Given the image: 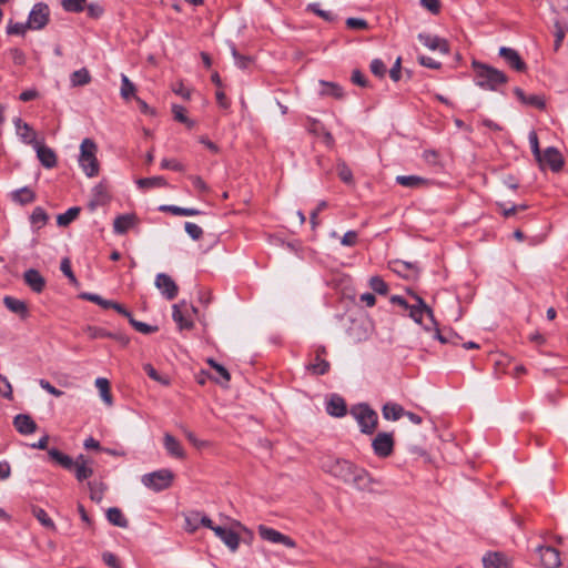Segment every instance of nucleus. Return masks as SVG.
<instances>
[{
    "label": "nucleus",
    "mask_w": 568,
    "mask_h": 568,
    "mask_svg": "<svg viewBox=\"0 0 568 568\" xmlns=\"http://www.w3.org/2000/svg\"><path fill=\"white\" fill-rule=\"evenodd\" d=\"M358 241V234L355 231H348L341 237V244L344 246H355Z\"/></svg>",
    "instance_id": "nucleus-56"
},
{
    "label": "nucleus",
    "mask_w": 568,
    "mask_h": 568,
    "mask_svg": "<svg viewBox=\"0 0 568 568\" xmlns=\"http://www.w3.org/2000/svg\"><path fill=\"white\" fill-rule=\"evenodd\" d=\"M130 324L142 334H151L158 331L156 326L149 325L146 323L136 321L133 317H130Z\"/></svg>",
    "instance_id": "nucleus-46"
},
{
    "label": "nucleus",
    "mask_w": 568,
    "mask_h": 568,
    "mask_svg": "<svg viewBox=\"0 0 568 568\" xmlns=\"http://www.w3.org/2000/svg\"><path fill=\"white\" fill-rule=\"evenodd\" d=\"M215 535L229 547L231 551H236L240 546V536L225 527L216 526L213 528Z\"/></svg>",
    "instance_id": "nucleus-15"
},
{
    "label": "nucleus",
    "mask_w": 568,
    "mask_h": 568,
    "mask_svg": "<svg viewBox=\"0 0 568 568\" xmlns=\"http://www.w3.org/2000/svg\"><path fill=\"white\" fill-rule=\"evenodd\" d=\"M143 368L150 378H152L163 385L170 384V379L168 377L161 376L151 364H145L143 366Z\"/></svg>",
    "instance_id": "nucleus-51"
},
{
    "label": "nucleus",
    "mask_w": 568,
    "mask_h": 568,
    "mask_svg": "<svg viewBox=\"0 0 568 568\" xmlns=\"http://www.w3.org/2000/svg\"><path fill=\"white\" fill-rule=\"evenodd\" d=\"M394 440L392 434L379 433L373 440V448L376 455L387 457L392 454Z\"/></svg>",
    "instance_id": "nucleus-12"
},
{
    "label": "nucleus",
    "mask_w": 568,
    "mask_h": 568,
    "mask_svg": "<svg viewBox=\"0 0 568 568\" xmlns=\"http://www.w3.org/2000/svg\"><path fill=\"white\" fill-rule=\"evenodd\" d=\"M536 551L539 554L544 568H559L561 566L560 552L551 546H538Z\"/></svg>",
    "instance_id": "nucleus-10"
},
{
    "label": "nucleus",
    "mask_w": 568,
    "mask_h": 568,
    "mask_svg": "<svg viewBox=\"0 0 568 568\" xmlns=\"http://www.w3.org/2000/svg\"><path fill=\"white\" fill-rule=\"evenodd\" d=\"M80 213L79 207H70L67 212L57 216V223L59 226H67L73 222Z\"/></svg>",
    "instance_id": "nucleus-37"
},
{
    "label": "nucleus",
    "mask_w": 568,
    "mask_h": 568,
    "mask_svg": "<svg viewBox=\"0 0 568 568\" xmlns=\"http://www.w3.org/2000/svg\"><path fill=\"white\" fill-rule=\"evenodd\" d=\"M419 42L433 51H439L443 54H447L449 52V45L447 41L437 36H433L429 33H419L418 34Z\"/></svg>",
    "instance_id": "nucleus-13"
},
{
    "label": "nucleus",
    "mask_w": 568,
    "mask_h": 568,
    "mask_svg": "<svg viewBox=\"0 0 568 568\" xmlns=\"http://www.w3.org/2000/svg\"><path fill=\"white\" fill-rule=\"evenodd\" d=\"M422 6L433 14H437L440 10L439 0H420Z\"/></svg>",
    "instance_id": "nucleus-64"
},
{
    "label": "nucleus",
    "mask_w": 568,
    "mask_h": 568,
    "mask_svg": "<svg viewBox=\"0 0 568 568\" xmlns=\"http://www.w3.org/2000/svg\"><path fill=\"white\" fill-rule=\"evenodd\" d=\"M31 223L37 226L38 229L45 225L48 221V214L44 212V210L40 206L36 207L30 216Z\"/></svg>",
    "instance_id": "nucleus-40"
},
{
    "label": "nucleus",
    "mask_w": 568,
    "mask_h": 568,
    "mask_svg": "<svg viewBox=\"0 0 568 568\" xmlns=\"http://www.w3.org/2000/svg\"><path fill=\"white\" fill-rule=\"evenodd\" d=\"M308 10H311L312 12H314L315 14H317L318 17H321L322 19L326 20V21H332L334 16L331 11H325V10H322L320 8V4L318 3H311L308 4Z\"/></svg>",
    "instance_id": "nucleus-57"
},
{
    "label": "nucleus",
    "mask_w": 568,
    "mask_h": 568,
    "mask_svg": "<svg viewBox=\"0 0 568 568\" xmlns=\"http://www.w3.org/2000/svg\"><path fill=\"white\" fill-rule=\"evenodd\" d=\"M371 71L376 77L383 78L385 75V73H386V65H385V63L382 60L375 59L371 63Z\"/></svg>",
    "instance_id": "nucleus-58"
},
{
    "label": "nucleus",
    "mask_w": 568,
    "mask_h": 568,
    "mask_svg": "<svg viewBox=\"0 0 568 568\" xmlns=\"http://www.w3.org/2000/svg\"><path fill=\"white\" fill-rule=\"evenodd\" d=\"M215 372L221 377V379L216 378L215 382L221 384L222 386H225L229 383L230 378H231L230 373L227 372V369L220 364V365H216Z\"/></svg>",
    "instance_id": "nucleus-62"
},
{
    "label": "nucleus",
    "mask_w": 568,
    "mask_h": 568,
    "mask_svg": "<svg viewBox=\"0 0 568 568\" xmlns=\"http://www.w3.org/2000/svg\"><path fill=\"white\" fill-rule=\"evenodd\" d=\"M60 270L73 285H78V280L71 270V262L68 257L62 258Z\"/></svg>",
    "instance_id": "nucleus-48"
},
{
    "label": "nucleus",
    "mask_w": 568,
    "mask_h": 568,
    "mask_svg": "<svg viewBox=\"0 0 568 568\" xmlns=\"http://www.w3.org/2000/svg\"><path fill=\"white\" fill-rule=\"evenodd\" d=\"M91 81V75L88 69L82 68L71 73L70 82L72 87H82Z\"/></svg>",
    "instance_id": "nucleus-32"
},
{
    "label": "nucleus",
    "mask_w": 568,
    "mask_h": 568,
    "mask_svg": "<svg viewBox=\"0 0 568 568\" xmlns=\"http://www.w3.org/2000/svg\"><path fill=\"white\" fill-rule=\"evenodd\" d=\"M351 414L358 423L361 430L366 434H372L377 426V414L369 406L361 404L355 406Z\"/></svg>",
    "instance_id": "nucleus-5"
},
{
    "label": "nucleus",
    "mask_w": 568,
    "mask_h": 568,
    "mask_svg": "<svg viewBox=\"0 0 568 568\" xmlns=\"http://www.w3.org/2000/svg\"><path fill=\"white\" fill-rule=\"evenodd\" d=\"M85 0H63L62 6L64 10L70 12H80L84 8Z\"/></svg>",
    "instance_id": "nucleus-53"
},
{
    "label": "nucleus",
    "mask_w": 568,
    "mask_h": 568,
    "mask_svg": "<svg viewBox=\"0 0 568 568\" xmlns=\"http://www.w3.org/2000/svg\"><path fill=\"white\" fill-rule=\"evenodd\" d=\"M12 199L23 205L33 202L36 194L29 187H22L12 193Z\"/></svg>",
    "instance_id": "nucleus-33"
},
{
    "label": "nucleus",
    "mask_w": 568,
    "mask_h": 568,
    "mask_svg": "<svg viewBox=\"0 0 568 568\" xmlns=\"http://www.w3.org/2000/svg\"><path fill=\"white\" fill-rule=\"evenodd\" d=\"M184 229L192 240H199L203 234L202 229L197 224L192 222H186Z\"/></svg>",
    "instance_id": "nucleus-54"
},
{
    "label": "nucleus",
    "mask_w": 568,
    "mask_h": 568,
    "mask_svg": "<svg viewBox=\"0 0 568 568\" xmlns=\"http://www.w3.org/2000/svg\"><path fill=\"white\" fill-rule=\"evenodd\" d=\"M32 513L34 517L41 523L42 526H44L48 529H55L53 520L49 517V515L39 507H33Z\"/></svg>",
    "instance_id": "nucleus-38"
},
{
    "label": "nucleus",
    "mask_w": 568,
    "mask_h": 568,
    "mask_svg": "<svg viewBox=\"0 0 568 568\" xmlns=\"http://www.w3.org/2000/svg\"><path fill=\"white\" fill-rule=\"evenodd\" d=\"M320 85L322 87L320 93L322 95H332L334 98H342L343 97V92H342V89L335 84V83H332V82H326V81H320Z\"/></svg>",
    "instance_id": "nucleus-36"
},
{
    "label": "nucleus",
    "mask_w": 568,
    "mask_h": 568,
    "mask_svg": "<svg viewBox=\"0 0 568 568\" xmlns=\"http://www.w3.org/2000/svg\"><path fill=\"white\" fill-rule=\"evenodd\" d=\"M383 417L387 420H398L404 416L405 409L396 403H386L382 408Z\"/></svg>",
    "instance_id": "nucleus-27"
},
{
    "label": "nucleus",
    "mask_w": 568,
    "mask_h": 568,
    "mask_svg": "<svg viewBox=\"0 0 568 568\" xmlns=\"http://www.w3.org/2000/svg\"><path fill=\"white\" fill-rule=\"evenodd\" d=\"M499 55L503 57L517 71H525L526 63L521 60L518 52L511 48L501 47Z\"/></svg>",
    "instance_id": "nucleus-20"
},
{
    "label": "nucleus",
    "mask_w": 568,
    "mask_h": 568,
    "mask_svg": "<svg viewBox=\"0 0 568 568\" xmlns=\"http://www.w3.org/2000/svg\"><path fill=\"white\" fill-rule=\"evenodd\" d=\"M565 37H566V28L562 24H560L558 21L555 22V43H554L555 51L559 50Z\"/></svg>",
    "instance_id": "nucleus-47"
},
{
    "label": "nucleus",
    "mask_w": 568,
    "mask_h": 568,
    "mask_svg": "<svg viewBox=\"0 0 568 568\" xmlns=\"http://www.w3.org/2000/svg\"><path fill=\"white\" fill-rule=\"evenodd\" d=\"M323 469L336 478L355 486L359 491L367 494H381L377 486L367 473L353 463L342 458H327L323 462Z\"/></svg>",
    "instance_id": "nucleus-1"
},
{
    "label": "nucleus",
    "mask_w": 568,
    "mask_h": 568,
    "mask_svg": "<svg viewBox=\"0 0 568 568\" xmlns=\"http://www.w3.org/2000/svg\"><path fill=\"white\" fill-rule=\"evenodd\" d=\"M138 184L140 187H162L166 186V181L162 176H153L140 179Z\"/></svg>",
    "instance_id": "nucleus-41"
},
{
    "label": "nucleus",
    "mask_w": 568,
    "mask_h": 568,
    "mask_svg": "<svg viewBox=\"0 0 568 568\" xmlns=\"http://www.w3.org/2000/svg\"><path fill=\"white\" fill-rule=\"evenodd\" d=\"M485 568H510L507 557L501 552H488L483 557Z\"/></svg>",
    "instance_id": "nucleus-22"
},
{
    "label": "nucleus",
    "mask_w": 568,
    "mask_h": 568,
    "mask_svg": "<svg viewBox=\"0 0 568 568\" xmlns=\"http://www.w3.org/2000/svg\"><path fill=\"white\" fill-rule=\"evenodd\" d=\"M396 182L405 187L418 189L427 185V180L418 175H398Z\"/></svg>",
    "instance_id": "nucleus-30"
},
{
    "label": "nucleus",
    "mask_w": 568,
    "mask_h": 568,
    "mask_svg": "<svg viewBox=\"0 0 568 568\" xmlns=\"http://www.w3.org/2000/svg\"><path fill=\"white\" fill-rule=\"evenodd\" d=\"M172 113L174 115V119L181 123H184L185 125H187L189 128H192L194 125V122L192 120H190L186 115H185V109L181 105H178V104H173L172 105Z\"/></svg>",
    "instance_id": "nucleus-42"
},
{
    "label": "nucleus",
    "mask_w": 568,
    "mask_h": 568,
    "mask_svg": "<svg viewBox=\"0 0 568 568\" xmlns=\"http://www.w3.org/2000/svg\"><path fill=\"white\" fill-rule=\"evenodd\" d=\"M3 304L10 312L19 315L20 317L26 318L28 316V307L23 301L6 296L3 298Z\"/></svg>",
    "instance_id": "nucleus-24"
},
{
    "label": "nucleus",
    "mask_w": 568,
    "mask_h": 568,
    "mask_svg": "<svg viewBox=\"0 0 568 568\" xmlns=\"http://www.w3.org/2000/svg\"><path fill=\"white\" fill-rule=\"evenodd\" d=\"M195 312L196 308L192 305H189L184 301L172 306V317L173 321L178 324L179 329H191L193 327L191 313Z\"/></svg>",
    "instance_id": "nucleus-7"
},
{
    "label": "nucleus",
    "mask_w": 568,
    "mask_h": 568,
    "mask_svg": "<svg viewBox=\"0 0 568 568\" xmlns=\"http://www.w3.org/2000/svg\"><path fill=\"white\" fill-rule=\"evenodd\" d=\"M138 222L134 214L119 215L113 222V230L118 234H124L129 229L133 227Z\"/></svg>",
    "instance_id": "nucleus-23"
},
{
    "label": "nucleus",
    "mask_w": 568,
    "mask_h": 568,
    "mask_svg": "<svg viewBox=\"0 0 568 568\" xmlns=\"http://www.w3.org/2000/svg\"><path fill=\"white\" fill-rule=\"evenodd\" d=\"M102 559L111 568H121L118 557L112 552H103Z\"/></svg>",
    "instance_id": "nucleus-63"
},
{
    "label": "nucleus",
    "mask_w": 568,
    "mask_h": 568,
    "mask_svg": "<svg viewBox=\"0 0 568 568\" xmlns=\"http://www.w3.org/2000/svg\"><path fill=\"white\" fill-rule=\"evenodd\" d=\"M525 104L535 106L540 110L546 105L544 97L537 94L528 95Z\"/></svg>",
    "instance_id": "nucleus-60"
},
{
    "label": "nucleus",
    "mask_w": 568,
    "mask_h": 568,
    "mask_svg": "<svg viewBox=\"0 0 568 568\" xmlns=\"http://www.w3.org/2000/svg\"><path fill=\"white\" fill-rule=\"evenodd\" d=\"M121 97L125 100L130 99L135 93V85L129 80L125 74L121 75Z\"/></svg>",
    "instance_id": "nucleus-39"
},
{
    "label": "nucleus",
    "mask_w": 568,
    "mask_h": 568,
    "mask_svg": "<svg viewBox=\"0 0 568 568\" xmlns=\"http://www.w3.org/2000/svg\"><path fill=\"white\" fill-rule=\"evenodd\" d=\"M322 353H325L324 347L317 349L314 362L308 365V369H311L314 374L323 375L329 369V363L320 357Z\"/></svg>",
    "instance_id": "nucleus-31"
},
{
    "label": "nucleus",
    "mask_w": 568,
    "mask_h": 568,
    "mask_svg": "<svg viewBox=\"0 0 568 568\" xmlns=\"http://www.w3.org/2000/svg\"><path fill=\"white\" fill-rule=\"evenodd\" d=\"M10 55H11V59H12L14 64L22 65V64L26 63V60H27L26 54L20 49H17V48L11 49L10 50Z\"/></svg>",
    "instance_id": "nucleus-61"
},
{
    "label": "nucleus",
    "mask_w": 568,
    "mask_h": 568,
    "mask_svg": "<svg viewBox=\"0 0 568 568\" xmlns=\"http://www.w3.org/2000/svg\"><path fill=\"white\" fill-rule=\"evenodd\" d=\"M108 520L118 527L125 528L128 526V520L124 518L122 511L119 508L112 507L106 511Z\"/></svg>",
    "instance_id": "nucleus-34"
},
{
    "label": "nucleus",
    "mask_w": 568,
    "mask_h": 568,
    "mask_svg": "<svg viewBox=\"0 0 568 568\" xmlns=\"http://www.w3.org/2000/svg\"><path fill=\"white\" fill-rule=\"evenodd\" d=\"M26 284L36 293H41L45 287V278L34 268H29L23 274Z\"/></svg>",
    "instance_id": "nucleus-16"
},
{
    "label": "nucleus",
    "mask_w": 568,
    "mask_h": 568,
    "mask_svg": "<svg viewBox=\"0 0 568 568\" xmlns=\"http://www.w3.org/2000/svg\"><path fill=\"white\" fill-rule=\"evenodd\" d=\"M257 531H258L260 537L265 541H268L272 544H282L288 548L295 547V541L291 537L282 534L278 530H275L271 527H267L265 525H258Z\"/></svg>",
    "instance_id": "nucleus-8"
},
{
    "label": "nucleus",
    "mask_w": 568,
    "mask_h": 568,
    "mask_svg": "<svg viewBox=\"0 0 568 568\" xmlns=\"http://www.w3.org/2000/svg\"><path fill=\"white\" fill-rule=\"evenodd\" d=\"M33 148L37 151L39 161L43 166L51 169L57 164V156L52 149L37 142Z\"/></svg>",
    "instance_id": "nucleus-21"
},
{
    "label": "nucleus",
    "mask_w": 568,
    "mask_h": 568,
    "mask_svg": "<svg viewBox=\"0 0 568 568\" xmlns=\"http://www.w3.org/2000/svg\"><path fill=\"white\" fill-rule=\"evenodd\" d=\"M98 145L91 139H84L80 145L79 165L88 178L98 175L100 164L97 158Z\"/></svg>",
    "instance_id": "nucleus-4"
},
{
    "label": "nucleus",
    "mask_w": 568,
    "mask_h": 568,
    "mask_svg": "<svg viewBox=\"0 0 568 568\" xmlns=\"http://www.w3.org/2000/svg\"><path fill=\"white\" fill-rule=\"evenodd\" d=\"M173 474L169 469H160L142 476L141 481L144 486L158 493L171 486Z\"/></svg>",
    "instance_id": "nucleus-6"
},
{
    "label": "nucleus",
    "mask_w": 568,
    "mask_h": 568,
    "mask_svg": "<svg viewBox=\"0 0 568 568\" xmlns=\"http://www.w3.org/2000/svg\"><path fill=\"white\" fill-rule=\"evenodd\" d=\"M160 210L163 212H170L174 215L193 216L200 213L196 209L180 207L176 205H162Z\"/></svg>",
    "instance_id": "nucleus-35"
},
{
    "label": "nucleus",
    "mask_w": 568,
    "mask_h": 568,
    "mask_svg": "<svg viewBox=\"0 0 568 568\" xmlns=\"http://www.w3.org/2000/svg\"><path fill=\"white\" fill-rule=\"evenodd\" d=\"M92 462L85 457L84 455H79L75 458V465L72 469L78 480H84L93 474V469L91 467Z\"/></svg>",
    "instance_id": "nucleus-18"
},
{
    "label": "nucleus",
    "mask_w": 568,
    "mask_h": 568,
    "mask_svg": "<svg viewBox=\"0 0 568 568\" xmlns=\"http://www.w3.org/2000/svg\"><path fill=\"white\" fill-rule=\"evenodd\" d=\"M94 384H95V387L98 388V390L100 393V397L103 400V403L106 406H112L113 405V398H112V395H111V389H110L109 381L106 378H104V377H98L95 379Z\"/></svg>",
    "instance_id": "nucleus-28"
},
{
    "label": "nucleus",
    "mask_w": 568,
    "mask_h": 568,
    "mask_svg": "<svg viewBox=\"0 0 568 568\" xmlns=\"http://www.w3.org/2000/svg\"><path fill=\"white\" fill-rule=\"evenodd\" d=\"M85 332L90 338H105V337H113V334L95 326H88L85 328Z\"/></svg>",
    "instance_id": "nucleus-49"
},
{
    "label": "nucleus",
    "mask_w": 568,
    "mask_h": 568,
    "mask_svg": "<svg viewBox=\"0 0 568 568\" xmlns=\"http://www.w3.org/2000/svg\"><path fill=\"white\" fill-rule=\"evenodd\" d=\"M327 413L332 416L341 417L346 413V404L339 396H332L327 403Z\"/></svg>",
    "instance_id": "nucleus-29"
},
{
    "label": "nucleus",
    "mask_w": 568,
    "mask_h": 568,
    "mask_svg": "<svg viewBox=\"0 0 568 568\" xmlns=\"http://www.w3.org/2000/svg\"><path fill=\"white\" fill-rule=\"evenodd\" d=\"M528 140H529L530 148H531V151H532L536 160H541V151L539 149L537 133L535 131H531L528 135Z\"/></svg>",
    "instance_id": "nucleus-55"
},
{
    "label": "nucleus",
    "mask_w": 568,
    "mask_h": 568,
    "mask_svg": "<svg viewBox=\"0 0 568 568\" xmlns=\"http://www.w3.org/2000/svg\"><path fill=\"white\" fill-rule=\"evenodd\" d=\"M48 454H49V457L54 463L60 465L61 467H63V468H65L68 470H72L73 469V467L75 465V459L73 460L70 456L61 453L60 450H58L55 448L49 449Z\"/></svg>",
    "instance_id": "nucleus-26"
},
{
    "label": "nucleus",
    "mask_w": 568,
    "mask_h": 568,
    "mask_svg": "<svg viewBox=\"0 0 568 568\" xmlns=\"http://www.w3.org/2000/svg\"><path fill=\"white\" fill-rule=\"evenodd\" d=\"M200 513H190L185 516V529L193 532L200 525Z\"/></svg>",
    "instance_id": "nucleus-50"
},
{
    "label": "nucleus",
    "mask_w": 568,
    "mask_h": 568,
    "mask_svg": "<svg viewBox=\"0 0 568 568\" xmlns=\"http://www.w3.org/2000/svg\"><path fill=\"white\" fill-rule=\"evenodd\" d=\"M0 395L8 400L13 399L12 386H11L10 382L8 381V378L1 374H0Z\"/></svg>",
    "instance_id": "nucleus-44"
},
{
    "label": "nucleus",
    "mask_w": 568,
    "mask_h": 568,
    "mask_svg": "<svg viewBox=\"0 0 568 568\" xmlns=\"http://www.w3.org/2000/svg\"><path fill=\"white\" fill-rule=\"evenodd\" d=\"M541 165H549L555 172L561 170L564 165V159L560 152L556 148H547L541 153V160H537Z\"/></svg>",
    "instance_id": "nucleus-14"
},
{
    "label": "nucleus",
    "mask_w": 568,
    "mask_h": 568,
    "mask_svg": "<svg viewBox=\"0 0 568 568\" xmlns=\"http://www.w3.org/2000/svg\"><path fill=\"white\" fill-rule=\"evenodd\" d=\"M80 297L83 298V300L93 302V303L100 305L103 308H110V305H111V301L110 300H105V298L101 297L98 294L82 293L80 295Z\"/></svg>",
    "instance_id": "nucleus-45"
},
{
    "label": "nucleus",
    "mask_w": 568,
    "mask_h": 568,
    "mask_svg": "<svg viewBox=\"0 0 568 568\" xmlns=\"http://www.w3.org/2000/svg\"><path fill=\"white\" fill-rule=\"evenodd\" d=\"M164 447L166 452L176 458H183L185 456L184 449L182 448L180 442L173 437L171 434L164 435Z\"/></svg>",
    "instance_id": "nucleus-25"
},
{
    "label": "nucleus",
    "mask_w": 568,
    "mask_h": 568,
    "mask_svg": "<svg viewBox=\"0 0 568 568\" xmlns=\"http://www.w3.org/2000/svg\"><path fill=\"white\" fill-rule=\"evenodd\" d=\"M13 123L17 134L24 143L34 145L38 142L37 133L28 123L23 122L20 118H16Z\"/></svg>",
    "instance_id": "nucleus-17"
},
{
    "label": "nucleus",
    "mask_w": 568,
    "mask_h": 568,
    "mask_svg": "<svg viewBox=\"0 0 568 568\" xmlns=\"http://www.w3.org/2000/svg\"><path fill=\"white\" fill-rule=\"evenodd\" d=\"M16 429L22 435H30L37 430V424L27 414H19L13 418Z\"/></svg>",
    "instance_id": "nucleus-19"
},
{
    "label": "nucleus",
    "mask_w": 568,
    "mask_h": 568,
    "mask_svg": "<svg viewBox=\"0 0 568 568\" xmlns=\"http://www.w3.org/2000/svg\"><path fill=\"white\" fill-rule=\"evenodd\" d=\"M49 21V8L44 3H37L28 18L29 29L40 30L47 26Z\"/></svg>",
    "instance_id": "nucleus-9"
},
{
    "label": "nucleus",
    "mask_w": 568,
    "mask_h": 568,
    "mask_svg": "<svg viewBox=\"0 0 568 568\" xmlns=\"http://www.w3.org/2000/svg\"><path fill=\"white\" fill-rule=\"evenodd\" d=\"M369 287L378 293V294H386L388 292V286L387 284L384 282V280L379 276H372L369 278Z\"/></svg>",
    "instance_id": "nucleus-43"
},
{
    "label": "nucleus",
    "mask_w": 568,
    "mask_h": 568,
    "mask_svg": "<svg viewBox=\"0 0 568 568\" xmlns=\"http://www.w3.org/2000/svg\"><path fill=\"white\" fill-rule=\"evenodd\" d=\"M414 303L409 304L404 297L394 295L390 302L398 304L409 311V317L417 324L424 326L426 332H434V337L445 343L446 339L440 335L437 323L434 318L433 311L426 305L422 297L416 294H410Z\"/></svg>",
    "instance_id": "nucleus-2"
},
{
    "label": "nucleus",
    "mask_w": 568,
    "mask_h": 568,
    "mask_svg": "<svg viewBox=\"0 0 568 568\" xmlns=\"http://www.w3.org/2000/svg\"><path fill=\"white\" fill-rule=\"evenodd\" d=\"M337 173L343 182L348 184L353 182L352 171L344 162L337 164Z\"/></svg>",
    "instance_id": "nucleus-52"
},
{
    "label": "nucleus",
    "mask_w": 568,
    "mask_h": 568,
    "mask_svg": "<svg viewBox=\"0 0 568 568\" xmlns=\"http://www.w3.org/2000/svg\"><path fill=\"white\" fill-rule=\"evenodd\" d=\"M28 29H29L28 22L27 23L17 22V23H10L8 26L7 32L9 34H24Z\"/></svg>",
    "instance_id": "nucleus-59"
},
{
    "label": "nucleus",
    "mask_w": 568,
    "mask_h": 568,
    "mask_svg": "<svg viewBox=\"0 0 568 568\" xmlns=\"http://www.w3.org/2000/svg\"><path fill=\"white\" fill-rule=\"evenodd\" d=\"M155 286L159 288L163 296L168 300H173L178 295V285L165 273H159L155 277Z\"/></svg>",
    "instance_id": "nucleus-11"
},
{
    "label": "nucleus",
    "mask_w": 568,
    "mask_h": 568,
    "mask_svg": "<svg viewBox=\"0 0 568 568\" xmlns=\"http://www.w3.org/2000/svg\"><path fill=\"white\" fill-rule=\"evenodd\" d=\"M475 72V83L485 90L495 91L500 84L507 82L506 74L488 64L473 61L471 63Z\"/></svg>",
    "instance_id": "nucleus-3"
}]
</instances>
